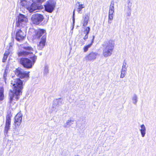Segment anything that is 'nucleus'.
<instances>
[{
	"instance_id": "obj_1",
	"label": "nucleus",
	"mask_w": 156,
	"mask_h": 156,
	"mask_svg": "<svg viewBox=\"0 0 156 156\" xmlns=\"http://www.w3.org/2000/svg\"><path fill=\"white\" fill-rule=\"evenodd\" d=\"M14 73L19 77L15 79L14 81L11 83L14 93L10 95V102H12L13 100L17 101L19 99V96L22 94V90L23 88V83L21 79H24L25 80H28L30 78V71H24L20 67L16 69Z\"/></svg>"
},
{
	"instance_id": "obj_2",
	"label": "nucleus",
	"mask_w": 156,
	"mask_h": 156,
	"mask_svg": "<svg viewBox=\"0 0 156 156\" xmlns=\"http://www.w3.org/2000/svg\"><path fill=\"white\" fill-rule=\"evenodd\" d=\"M102 46L104 48L102 54L105 57H108L112 54L115 46L113 40L111 39L108 40L105 42Z\"/></svg>"
},
{
	"instance_id": "obj_3",
	"label": "nucleus",
	"mask_w": 156,
	"mask_h": 156,
	"mask_svg": "<svg viewBox=\"0 0 156 156\" xmlns=\"http://www.w3.org/2000/svg\"><path fill=\"white\" fill-rule=\"evenodd\" d=\"M12 115L11 112L8 113L6 115L5 125L4 130V134L7 135L9 130L11 123V118Z\"/></svg>"
},
{
	"instance_id": "obj_4",
	"label": "nucleus",
	"mask_w": 156,
	"mask_h": 156,
	"mask_svg": "<svg viewBox=\"0 0 156 156\" xmlns=\"http://www.w3.org/2000/svg\"><path fill=\"white\" fill-rule=\"evenodd\" d=\"M56 2L54 0H49L46 2L44 5L45 11L51 13L54 9Z\"/></svg>"
},
{
	"instance_id": "obj_5",
	"label": "nucleus",
	"mask_w": 156,
	"mask_h": 156,
	"mask_svg": "<svg viewBox=\"0 0 156 156\" xmlns=\"http://www.w3.org/2000/svg\"><path fill=\"white\" fill-rule=\"evenodd\" d=\"M20 63L25 68L30 69L32 68L33 63L30 59L27 58H21L20 60Z\"/></svg>"
},
{
	"instance_id": "obj_6",
	"label": "nucleus",
	"mask_w": 156,
	"mask_h": 156,
	"mask_svg": "<svg viewBox=\"0 0 156 156\" xmlns=\"http://www.w3.org/2000/svg\"><path fill=\"white\" fill-rule=\"evenodd\" d=\"M45 33L46 30L44 29H38L34 30V34L33 35V40H39L43 34Z\"/></svg>"
},
{
	"instance_id": "obj_7",
	"label": "nucleus",
	"mask_w": 156,
	"mask_h": 156,
	"mask_svg": "<svg viewBox=\"0 0 156 156\" xmlns=\"http://www.w3.org/2000/svg\"><path fill=\"white\" fill-rule=\"evenodd\" d=\"M26 34L21 29L18 30L16 35V39L17 41L21 42L24 40L26 38Z\"/></svg>"
},
{
	"instance_id": "obj_8",
	"label": "nucleus",
	"mask_w": 156,
	"mask_h": 156,
	"mask_svg": "<svg viewBox=\"0 0 156 156\" xmlns=\"http://www.w3.org/2000/svg\"><path fill=\"white\" fill-rule=\"evenodd\" d=\"M23 115L20 111L14 117V125L16 127L19 126L21 124Z\"/></svg>"
},
{
	"instance_id": "obj_9",
	"label": "nucleus",
	"mask_w": 156,
	"mask_h": 156,
	"mask_svg": "<svg viewBox=\"0 0 156 156\" xmlns=\"http://www.w3.org/2000/svg\"><path fill=\"white\" fill-rule=\"evenodd\" d=\"M98 55V53L96 52H91L85 57L84 59L87 61H93L96 58Z\"/></svg>"
},
{
	"instance_id": "obj_10",
	"label": "nucleus",
	"mask_w": 156,
	"mask_h": 156,
	"mask_svg": "<svg viewBox=\"0 0 156 156\" xmlns=\"http://www.w3.org/2000/svg\"><path fill=\"white\" fill-rule=\"evenodd\" d=\"M114 2L113 1H112L110 5L109 14L108 19L109 20H112L114 16Z\"/></svg>"
},
{
	"instance_id": "obj_11",
	"label": "nucleus",
	"mask_w": 156,
	"mask_h": 156,
	"mask_svg": "<svg viewBox=\"0 0 156 156\" xmlns=\"http://www.w3.org/2000/svg\"><path fill=\"white\" fill-rule=\"evenodd\" d=\"M46 42V37L43 36L37 45L38 49L39 50L42 49L45 45Z\"/></svg>"
},
{
	"instance_id": "obj_12",
	"label": "nucleus",
	"mask_w": 156,
	"mask_h": 156,
	"mask_svg": "<svg viewBox=\"0 0 156 156\" xmlns=\"http://www.w3.org/2000/svg\"><path fill=\"white\" fill-rule=\"evenodd\" d=\"M37 8V6L35 3H32L30 5L28 6L27 7V9L30 12H32Z\"/></svg>"
},
{
	"instance_id": "obj_13",
	"label": "nucleus",
	"mask_w": 156,
	"mask_h": 156,
	"mask_svg": "<svg viewBox=\"0 0 156 156\" xmlns=\"http://www.w3.org/2000/svg\"><path fill=\"white\" fill-rule=\"evenodd\" d=\"M94 36H93V38L91 41L90 44L84 46L83 48V50L84 52H87L88 50V48H90L91 46L94 43Z\"/></svg>"
},
{
	"instance_id": "obj_14",
	"label": "nucleus",
	"mask_w": 156,
	"mask_h": 156,
	"mask_svg": "<svg viewBox=\"0 0 156 156\" xmlns=\"http://www.w3.org/2000/svg\"><path fill=\"white\" fill-rule=\"evenodd\" d=\"M43 16L37 13L34 14L31 17V20H43Z\"/></svg>"
},
{
	"instance_id": "obj_15",
	"label": "nucleus",
	"mask_w": 156,
	"mask_h": 156,
	"mask_svg": "<svg viewBox=\"0 0 156 156\" xmlns=\"http://www.w3.org/2000/svg\"><path fill=\"white\" fill-rule=\"evenodd\" d=\"M10 54V52L9 50L5 51V53L4 54L3 56L2 59V62H6L7 58L9 55Z\"/></svg>"
},
{
	"instance_id": "obj_16",
	"label": "nucleus",
	"mask_w": 156,
	"mask_h": 156,
	"mask_svg": "<svg viewBox=\"0 0 156 156\" xmlns=\"http://www.w3.org/2000/svg\"><path fill=\"white\" fill-rule=\"evenodd\" d=\"M31 53L25 51L19 52L18 53V55L19 57L26 56Z\"/></svg>"
},
{
	"instance_id": "obj_17",
	"label": "nucleus",
	"mask_w": 156,
	"mask_h": 156,
	"mask_svg": "<svg viewBox=\"0 0 156 156\" xmlns=\"http://www.w3.org/2000/svg\"><path fill=\"white\" fill-rule=\"evenodd\" d=\"M90 28L89 27H87L85 29L84 32L85 34H86V35L83 38V39L85 40L88 38V34L90 32Z\"/></svg>"
},
{
	"instance_id": "obj_18",
	"label": "nucleus",
	"mask_w": 156,
	"mask_h": 156,
	"mask_svg": "<svg viewBox=\"0 0 156 156\" xmlns=\"http://www.w3.org/2000/svg\"><path fill=\"white\" fill-rule=\"evenodd\" d=\"M141 129L140 130L142 136L143 137L145 134L146 128L144 125L142 124L141 126Z\"/></svg>"
},
{
	"instance_id": "obj_19",
	"label": "nucleus",
	"mask_w": 156,
	"mask_h": 156,
	"mask_svg": "<svg viewBox=\"0 0 156 156\" xmlns=\"http://www.w3.org/2000/svg\"><path fill=\"white\" fill-rule=\"evenodd\" d=\"M4 88L2 87H0V101H2L4 98Z\"/></svg>"
},
{
	"instance_id": "obj_20",
	"label": "nucleus",
	"mask_w": 156,
	"mask_h": 156,
	"mask_svg": "<svg viewBox=\"0 0 156 156\" xmlns=\"http://www.w3.org/2000/svg\"><path fill=\"white\" fill-rule=\"evenodd\" d=\"M24 20H18L16 23V25L18 27H23L24 25L23 23Z\"/></svg>"
},
{
	"instance_id": "obj_21",
	"label": "nucleus",
	"mask_w": 156,
	"mask_h": 156,
	"mask_svg": "<svg viewBox=\"0 0 156 156\" xmlns=\"http://www.w3.org/2000/svg\"><path fill=\"white\" fill-rule=\"evenodd\" d=\"M32 23L35 25H42V23H41V22L43 20H32Z\"/></svg>"
},
{
	"instance_id": "obj_22",
	"label": "nucleus",
	"mask_w": 156,
	"mask_h": 156,
	"mask_svg": "<svg viewBox=\"0 0 156 156\" xmlns=\"http://www.w3.org/2000/svg\"><path fill=\"white\" fill-rule=\"evenodd\" d=\"M77 3L79 4L78 8L77 9V11L79 13H80L82 9L85 7V5L84 4H79V2H77Z\"/></svg>"
},
{
	"instance_id": "obj_23",
	"label": "nucleus",
	"mask_w": 156,
	"mask_h": 156,
	"mask_svg": "<svg viewBox=\"0 0 156 156\" xmlns=\"http://www.w3.org/2000/svg\"><path fill=\"white\" fill-rule=\"evenodd\" d=\"M27 19V17L25 16L20 13L18 16V20H24Z\"/></svg>"
},
{
	"instance_id": "obj_24",
	"label": "nucleus",
	"mask_w": 156,
	"mask_h": 156,
	"mask_svg": "<svg viewBox=\"0 0 156 156\" xmlns=\"http://www.w3.org/2000/svg\"><path fill=\"white\" fill-rule=\"evenodd\" d=\"M126 73V70L125 69H122L121 73L120 75V77L121 78H123L125 76Z\"/></svg>"
},
{
	"instance_id": "obj_25",
	"label": "nucleus",
	"mask_w": 156,
	"mask_h": 156,
	"mask_svg": "<svg viewBox=\"0 0 156 156\" xmlns=\"http://www.w3.org/2000/svg\"><path fill=\"white\" fill-rule=\"evenodd\" d=\"M23 48L29 51H33V49L30 46L24 47Z\"/></svg>"
},
{
	"instance_id": "obj_26",
	"label": "nucleus",
	"mask_w": 156,
	"mask_h": 156,
	"mask_svg": "<svg viewBox=\"0 0 156 156\" xmlns=\"http://www.w3.org/2000/svg\"><path fill=\"white\" fill-rule=\"evenodd\" d=\"M31 58L32 60V62L33 65L35 62V60L37 59V57L35 55H34L32 57H31Z\"/></svg>"
},
{
	"instance_id": "obj_27",
	"label": "nucleus",
	"mask_w": 156,
	"mask_h": 156,
	"mask_svg": "<svg viewBox=\"0 0 156 156\" xmlns=\"http://www.w3.org/2000/svg\"><path fill=\"white\" fill-rule=\"evenodd\" d=\"M35 2L37 3H41L46 0H34Z\"/></svg>"
},
{
	"instance_id": "obj_28",
	"label": "nucleus",
	"mask_w": 156,
	"mask_h": 156,
	"mask_svg": "<svg viewBox=\"0 0 156 156\" xmlns=\"http://www.w3.org/2000/svg\"><path fill=\"white\" fill-rule=\"evenodd\" d=\"M26 2V0H20V3H21V5L22 6H25V4L23 3V2Z\"/></svg>"
},
{
	"instance_id": "obj_29",
	"label": "nucleus",
	"mask_w": 156,
	"mask_h": 156,
	"mask_svg": "<svg viewBox=\"0 0 156 156\" xmlns=\"http://www.w3.org/2000/svg\"><path fill=\"white\" fill-rule=\"evenodd\" d=\"M88 23V21L87 20H85L83 23V26H86Z\"/></svg>"
},
{
	"instance_id": "obj_30",
	"label": "nucleus",
	"mask_w": 156,
	"mask_h": 156,
	"mask_svg": "<svg viewBox=\"0 0 156 156\" xmlns=\"http://www.w3.org/2000/svg\"><path fill=\"white\" fill-rule=\"evenodd\" d=\"M6 69L5 70V71L4 73V77H5L7 75V73L6 72Z\"/></svg>"
},
{
	"instance_id": "obj_31",
	"label": "nucleus",
	"mask_w": 156,
	"mask_h": 156,
	"mask_svg": "<svg viewBox=\"0 0 156 156\" xmlns=\"http://www.w3.org/2000/svg\"><path fill=\"white\" fill-rule=\"evenodd\" d=\"M84 19L85 20L88 19H89V16L88 15H87L85 17Z\"/></svg>"
},
{
	"instance_id": "obj_32",
	"label": "nucleus",
	"mask_w": 156,
	"mask_h": 156,
	"mask_svg": "<svg viewBox=\"0 0 156 156\" xmlns=\"http://www.w3.org/2000/svg\"><path fill=\"white\" fill-rule=\"evenodd\" d=\"M75 11V10L74 9V11H73V20H74V12Z\"/></svg>"
},
{
	"instance_id": "obj_33",
	"label": "nucleus",
	"mask_w": 156,
	"mask_h": 156,
	"mask_svg": "<svg viewBox=\"0 0 156 156\" xmlns=\"http://www.w3.org/2000/svg\"><path fill=\"white\" fill-rule=\"evenodd\" d=\"M126 62H124L123 63L122 67L125 68L126 67Z\"/></svg>"
},
{
	"instance_id": "obj_34",
	"label": "nucleus",
	"mask_w": 156,
	"mask_h": 156,
	"mask_svg": "<svg viewBox=\"0 0 156 156\" xmlns=\"http://www.w3.org/2000/svg\"><path fill=\"white\" fill-rule=\"evenodd\" d=\"M130 15V13H129V14H128V16H129Z\"/></svg>"
},
{
	"instance_id": "obj_35",
	"label": "nucleus",
	"mask_w": 156,
	"mask_h": 156,
	"mask_svg": "<svg viewBox=\"0 0 156 156\" xmlns=\"http://www.w3.org/2000/svg\"><path fill=\"white\" fill-rule=\"evenodd\" d=\"M11 92L12 93V91L11 90Z\"/></svg>"
}]
</instances>
